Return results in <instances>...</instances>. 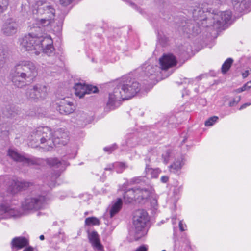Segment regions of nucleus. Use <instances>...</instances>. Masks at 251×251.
<instances>
[{"label": "nucleus", "mask_w": 251, "mask_h": 251, "mask_svg": "<svg viewBox=\"0 0 251 251\" xmlns=\"http://www.w3.org/2000/svg\"><path fill=\"white\" fill-rule=\"evenodd\" d=\"M141 89L139 82L130 76L123 77L109 95L105 110H114L120 105L121 100H127L134 97Z\"/></svg>", "instance_id": "nucleus-1"}, {"label": "nucleus", "mask_w": 251, "mask_h": 251, "mask_svg": "<svg viewBox=\"0 0 251 251\" xmlns=\"http://www.w3.org/2000/svg\"><path fill=\"white\" fill-rule=\"evenodd\" d=\"M38 75V69L35 64L29 60H21L11 71V78L13 84L22 88L26 85L27 79L33 80Z\"/></svg>", "instance_id": "nucleus-2"}, {"label": "nucleus", "mask_w": 251, "mask_h": 251, "mask_svg": "<svg viewBox=\"0 0 251 251\" xmlns=\"http://www.w3.org/2000/svg\"><path fill=\"white\" fill-rule=\"evenodd\" d=\"M28 2L38 30H40L41 27L52 24L55 16V10L51 6L43 0H28Z\"/></svg>", "instance_id": "nucleus-3"}, {"label": "nucleus", "mask_w": 251, "mask_h": 251, "mask_svg": "<svg viewBox=\"0 0 251 251\" xmlns=\"http://www.w3.org/2000/svg\"><path fill=\"white\" fill-rule=\"evenodd\" d=\"M30 143L33 147L43 145L46 150H50L54 146L53 134L48 126L39 127L33 130L29 137Z\"/></svg>", "instance_id": "nucleus-4"}, {"label": "nucleus", "mask_w": 251, "mask_h": 251, "mask_svg": "<svg viewBox=\"0 0 251 251\" xmlns=\"http://www.w3.org/2000/svg\"><path fill=\"white\" fill-rule=\"evenodd\" d=\"M42 33H30L19 40L21 49L32 51V53L38 55L43 50V41L45 36Z\"/></svg>", "instance_id": "nucleus-5"}, {"label": "nucleus", "mask_w": 251, "mask_h": 251, "mask_svg": "<svg viewBox=\"0 0 251 251\" xmlns=\"http://www.w3.org/2000/svg\"><path fill=\"white\" fill-rule=\"evenodd\" d=\"M149 221L148 213L143 209L136 210L133 218V229L134 236L136 239H139L146 233L145 226Z\"/></svg>", "instance_id": "nucleus-6"}, {"label": "nucleus", "mask_w": 251, "mask_h": 251, "mask_svg": "<svg viewBox=\"0 0 251 251\" xmlns=\"http://www.w3.org/2000/svg\"><path fill=\"white\" fill-rule=\"evenodd\" d=\"M47 201V198L44 195L33 193L24 199L22 206L25 211L37 210L42 208Z\"/></svg>", "instance_id": "nucleus-7"}, {"label": "nucleus", "mask_w": 251, "mask_h": 251, "mask_svg": "<svg viewBox=\"0 0 251 251\" xmlns=\"http://www.w3.org/2000/svg\"><path fill=\"white\" fill-rule=\"evenodd\" d=\"M157 62L150 59L142 65L140 68L141 75L147 80H155L160 73V68L157 65Z\"/></svg>", "instance_id": "nucleus-8"}, {"label": "nucleus", "mask_w": 251, "mask_h": 251, "mask_svg": "<svg viewBox=\"0 0 251 251\" xmlns=\"http://www.w3.org/2000/svg\"><path fill=\"white\" fill-rule=\"evenodd\" d=\"M53 41L50 36H45L43 41V50L42 51L52 59L48 60L50 64H54L56 62L58 56L54 52V48L52 45Z\"/></svg>", "instance_id": "nucleus-9"}, {"label": "nucleus", "mask_w": 251, "mask_h": 251, "mask_svg": "<svg viewBox=\"0 0 251 251\" xmlns=\"http://www.w3.org/2000/svg\"><path fill=\"white\" fill-rule=\"evenodd\" d=\"M47 163L51 166L54 167L56 168H59V170L57 171L55 173H52L51 175V183L49 185L50 187H53L54 186L55 180L60 175V171H63L64 169L65 166L67 165V164L66 162L64 161H60L56 158L48 159L47 160Z\"/></svg>", "instance_id": "nucleus-10"}, {"label": "nucleus", "mask_w": 251, "mask_h": 251, "mask_svg": "<svg viewBox=\"0 0 251 251\" xmlns=\"http://www.w3.org/2000/svg\"><path fill=\"white\" fill-rule=\"evenodd\" d=\"M8 155L14 160L17 162H23L28 165L37 164L39 163L40 160L35 157L27 158L19 154L14 150L10 149L8 151Z\"/></svg>", "instance_id": "nucleus-11"}, {"label": "nucleus", "mask_w": 251, "mask_h": 251, "mask_svg": "<svg viewBox=\"0 0 251 251\" xmlns=\"http://www.w3.org/2000/svg\"><path fill=\"white\" fill-rule=\"evenodd\" d=\"M74 89L75 95L79 98H82L86 94L95 93L98 91V88L96 86L81 83H76Z\"/></svg>", "instance_id": "nucleus-12"}, {"label": "nucleus", "mask_w": 251, "mask_h": 251, "mask_svg": "<svg viewBox=\"0 0 251 251\" xmlns=\"http://www.w3.org/2000/svg\"><path fill=\"white\" fill-rule=\"evenodd\" d=\"M231 18V12L230 11L220 12L213 17V26L217 29L220 28L224 24L227 23Z\"/></svg>", "instance_id": "nucleus-13"}, {"label": "nucleus", "mask_w": 251, "mask_h": 251, "mask_svg": "<svg viewBox=\"0 0 251 251\" xmlns=\"http://www.w3.org/2000/svg\"><path fill=\"white\" fill-rule=\"evenodd\" d=\"M56 103L57 110L61 114L68 115L73 113L75 110V107L73 102L69 100V98H64L58 100Z\"/></svg>", "instance_id": "nucleus-14"}, {"label": "nucleus", "mask_w": 251, "mask_h": 251, "mask_svg": "<svg viewBox=\"0 0 251 251\" xmlns=\"http://www.w3.org/2000/svg\"><path fill=\"white\" fill-rule=\"evenodd\" d=\"M53 140L54 146L61 144L65 145L67 144L69 140V133L65 129L60 128L53 133Z\"/></svg>", "instance_id": "nucleus-15"}, {"label": "nucleus", "mask_w": 251, "mask_h": 251, "mask_svg": "<svg viewBox=\"0 0 251 251\" xmlns=\"http://www.w3.org/2000/svg\"><path fill=\"white\" fill-rule=\"evenodd\" d=\"M176 63V58L173 54H165L159 59V67L160 70H165L175 66Z\"/></svg>", "instance_id": "nucleus-16"}, {"label": "nucleus", "mask_w": 251, "mask_h": 251, "mask_svg": "<svg viewBox=\"0 0 251 251\" xmlns=\"http://www.w3.org/2000/svg\"><path fill=\"white\" fill-rule=\"evenodd\" d=\"M88 239L95 251H105L103 245L101 244L99 236L97 232L93 231L88 233Z\"/></svg>", "instance_id": "nucleus-17"}, {"label": "nucleus", "mask_w": 251, "mask_h": 251, "mask_svg": "<svg viewBox=\"0 0 251 251\" xmlns=\"http://www.w3.org/2000/svg\"><path fill=\"white\" fill-rule=\"evenodd\" d=\"M29 244L28 240L25 237L19 236L14 238L11 242L12 251H17Z\"/></svg>", "instance_id": "nucleus-18"}, {"label": "nucleus", "mask_w": 251, "mask_h": 251, "mask_svg": "<svg viewBox=\"0 0 251 251\" xmlns=\"http://www.w3.org/2000/svg\"><path fill=\"white\" fill-rule=\"evenodd\" d=\"M32 185V183L25 181L12 180L9 190L12 193H16L19 191L27 188Z\"/></svg>", "instance_id": "nucleus-19"}, {"label": "nucleus", "mask_w": 251, "mask_h": 251, "mask_svg": "<svg viewBox=\"0 0 251 251\" xmlns=\"http://www.w3.org/2000/svg\"><path fill=\"white\" fill-rule=\"evenodd\" d=\"M127 186V183H124L121 187V190L125 192L124 194V200L126 203H130L133 201H137L136 195V188H132L126 190Z\"/></svg>", "instance_id": "nucleus-20"}, {"label": "nucleus", "mask_w": 251, "mask_h": 251, "mask_svg": "<svg viewBox=\"0 0 251 251\" xmlns=\"http://www.w3.org/2000/svg\"><path fill=\"white\" fill-rule=\"evenodd\" d=\"M18 25L15 22H6L2 28V32L7 36H12L18 31Z\"/></svg>", "instance_id": "nucleus-21"}, {"label": "nucleus", "mask_w": 251, "mask_h": 251, "mask_svg": "<svg viewBox=\"0 0 251 251\" xmlns=\"http://www.w3.org/2000/svg\"><path fill=\"white\" fill-rule=\"evenodd\" d=\"M151 194V190L149 189L136 188L137 198L139 202H145L150 197Z\"/></svg>", "instance_id": "nucleus-22"}, {"label": "nucleus", "mask_w": 251, "mask_h": 251, "mask_svg": "<svg viewBox=\"0 0 251 251\" xmlns=\"http://www.w3.org/2000/svg\"><path fill=\"white\" fill-rule=\"evenodd\" d=\"M35 87L38 101L44 100L48 95V87L41 84H36L35 85Z\"/></svg>", "instance_id": "nucleus-23"}, {"label": "nucleus", "mask_w": 251, "mask_h": 251, "mask_svg": "<svg viewBox=\"0 0 251 251\" xmlns=\"http://www.w3.org/2000/svg\"><path fill=\"white\" fill-rule=\"evenodd\" d=\"M251 0H232V4L235 9L242 12L249 7Z\"/></svg>", "instance_id": "nucleus-24"}, {"label": "nucleus", "mask_w": 251, "mask_h": 251, "mask_svg": "<svg viewBox=\"0 0 251 251\" xmlns=\"http://www.w3.org/2000/svg\"><path fill=\"white\" fill-rule=\"evenodd\" d=\"M191 11L195 20H205L204 10L199 6L196 5L191 9Z\"/></svg>", "instance_id": "nucleus-25"}, {"label": "nucleus", "mask_w": 251, "mask_h": 251, "mask_svg": "<svg viewBox=\"0 0 251 251\" xmlns=\"http://www.w3.org/2000/svg\"><path fill=\"white\" fill-rule=\"evenodd\" d=\"M36 92L35 85L30 86L26 90L25 93L26 97L30 100L37 102L38 100Z\"/></svg>", "instance_id": "nucleus-26"}, {"label": "nucleus", "mask_w": 251, "mask_h": 251, "mask_svg": "<svg viewBox=\"0 0 251 251\" xmlns=\"http://www.w3.org/2000/svg\"><path fill=\"white\" fill-rule=\"evenodd\" d=\"M184 164L183 159L181 157L170 166V171L175 173H176L181 169Z\"/></svg>", "instance_id": "nucleus-27"}, {"label": "nucleus", "mask_w": 251, "mask_h": 251, "mask_svg": "<svg viewBox=\"0 0 251 251\" xmlns=\"http://www.w3.org/2000/svg\"><path fill=\"white\" fill-rule=\"evenodd\" d=\"M145 172L148 177L157 178L160 173L161 171L159 168L153 169L150 168L149 166L147 164Z\"/></svg>", "instance_id": "nucleus-28"}, {"label": "nucleus", "mask_w": 251, "mask_h": 251, "mask_svg": "<svg viewBox=\"0 0 251 251\" xmlns=\"http://www.w3.org/2000/svg\"><path fill=\"white\" fill-rule=\"evenodd\" d=\"M122 201L121 198H118L117 201L113 204L110 210V216L112 218L121 209Z\"/></svg>", "instance_id": "nucleus-29"}, {"label": "nucleus", "mask_w": 251, "mask_h": 251, "mask_svg": "<svg viewBox=\"0 0 251 251\" xmlns=\"http://www.w3.org/2000/svg\"><path fill=\"white\" fill-rule=\"evenodd\" d=\"M233 62V60L231 58H229L225 61L222 66V72L223 74L226 73L230 69Z\"/></svg>", "instance_id": "nucleus-30"}, {"label": "nucleus", "mask_w": 251, "mask_h": 251, "mask_svg": "<svg viewBox=\"0 0 251 251\" xmlns=\"http://www.w3.org/2000/svg\"><path fill=\"white\" fill-rule=\"evenodd\" d=\"M85 224L88 226L99 225L100 223L99 220L94 217H88L85 219Z\"/></svg>", "instance_id": "nucleus-31"}, {"label": "nucleus", "mask_w": 251, "mask_h": 251, "mask_svg": "<svg viewBox=\"0 0 251 251\" xmlns=\"http://www.w3.org/2000/svg\"><path fill=\"white\" fill-rule=\"evenodd\" d=\"M8 5V0H0V14L3 13Z\"/></svg>", "instance_id": "nucleus-32"}, {"label": "nucleus", "mask_w": 251, "mask_h": 251, "mask_svg": "<svg viewBox=\"0 0 251 251\" xmlns=\"http://www.w3.org/2000/svg\"><path fill=\"white\" fill-rule=\"evenodd\" d=\"M218 118L217 116H213L209 118L205 122V125L207 126H212L218 120Z\"/></svg>", "instance_id": "nucleus-33"}, {"label": "nucleus", "mask_w": 251, "mask_h": 251, "mask_svg": "<svg viewBox=\"0 0 251 251\" xmlns=\"http://www.w3.org/2000/svg\"><path fill=\"white\" fill-rule=\"evenodd\" d=\"M241 100V97L238 96L233 99L229 103V106L232 107L237 105Z\"/></svg>", "instance_id": "nucleus-34"}, {"label": "nucleus", "mask_w": 251, "mask_h": 251, "mask_svg": "<svg viewBox=\"0 0 251 251\" xmlns=\"http://www.w3.org/2000/svg\"><path fill=\"white\" fill-rule=\"evenodd\" d=\"M58 237V241H62L64 238V233H62L60 231L58 232L57 235H55L54 236L52 239V242H54L55 238Z\"/></svg>", "instance_id": "nucleus-35"}, {"label": "nucleus", "mask_w": 251, "mask_h": 251, "mask_svg": "<svg viewBox=\"0 0 251 251\" xmlns=\"http://www.w3.org/2000/svg\"><path fill=\"white\" fill-rule=\"evenodd\" d=\"M116 149L115 145H112L104 148V151L108 153H111Z\"/></svg>", "instance_id": "nucleus-36"}, {"label": "nucleus", "mask_w": 251, "mask_h": 251, "mask_svg": "<svg viewBox=\"0 0 251 251\" xmlns=\"http://www.w3.org/2000/svg\"><path fill=\"white\" fill-rule=\"evenodd\" d=\"M170 156V151H167L165 153L162 154V157L164 158V162L165 163H168L169 161V157Z\"/></svg>", "instance_id": "nucleus-37"}, {"label": "nucleus", "mask_w": 251, "mask_h": 251, "mask_svg": "<svg viewBox=\"0 0 251 251\" xmlns=\"http://www.w3.org/2000/svg\"><path fill=\"white\" fill-rule=\"evenodd\" d=\"M6 54L4 51L0 49V62L3 61L6 57Z\"/></svg>", "instance_id": "nucleus-38"}, {"label": "nucleus", "mask_w": 251, "mask_h": 251, "mask_svg": "<svg viewBox=\"0 0 251 251\" xmlns=\"http://www.w3.org/2000/svg\"><path fill=\"white\" fill-rule=\"evenodd\" d=\"M60 4L63 6H66L69 5L73 0H59Z\"/></svg>", "instance_id": "nucleus-39"}, {"label": "nucleus", "mask_w": 251, "mask_h": 251, "mask_svg": "<svg viewBox=\"0 0 251 251\" xmlns=\"http://www.w3.org/2000/svg\"><path fill=\"white\" fill-rule=\"evenodd\" d=\"M243 86L245 89V91H248L250 90L251 89V80L247 82Z\"/></svg>", "instance_id": "nucleus-40"}, {"label": "nucleus", "mask_w": 251, "mask_h": 251, "mask_svg": "<svg viewBox=\"0 0 251 251\" xmlns=\"http://www.w3.org/2000/svg\"><path fill=\"white\" fill-rule=\"evenodd\" d=\"M147 247L145 245L141 246L137 248L135 251H147Z\"/></svg>", "instance_id": "nucleus-41"}, {"label": "nucleus", "mask_w": 251, "mask_h": 251, "mask_svg": "<svg viewBox=\"0 0 251 251\" xmlns=\"http://www.w3.org/2000/svg\"><path fill=\"white\" fill-rule=\"evenodd\" d=\"M186 226V225H183L182 222L181 221L179 223V227L181 231L185 230V227Z\"/></svg>", "instance_id": "nucleus-42"}, {"label": "nucleus", "mask_w": 251, "mask_h": 251, "mask_svg": "<svg viewBox=\"0 0 251 251\" xmlns=\"http://www.w3.org/2000/svg\"><path fill=\"white\" fill-rule=\"evenodd\" d=\"M245 91V89L244 86H243V87L235 90L234 91V92L235 93H241Z\"/></svg>", "instance_id": "nucleus-43"}, {"label": "nucleus", "mask_w": 251, "mask_h": 251, "mask_svg": "<svg viewBox=\"0 0 251 251\" xmlns=\"http://www.w3.org/2000/svg\"><path fill=\"white\" fill-rule=\"evenodd\" d=\"M168 177L166 176H163L161 177V181L163 183H166L168 180Z\"/></svg>", "instance_id": "nucleus-44"}, {"label": "nucleus", "mask_w": 251, "mask_h": 251, "mask_svg": "<svg viewBox=\"0 0 251 251\" xmlns=\"http://www.w3.org/2000/svg\"><path fill=\"white\" fill-rule=\"evenodd\" d=\"M251 102H247L246 103H244L242 105H241L239 108V110H242L244 108H245L246 107L251 105Z\"/></svg>", "instance_id": "nucleus-45"}, {"label": "nucleus", "mask_w": 251, "mask_h": 251, "mask_svg": "<svg viewBox=\"0 0 251 251\" xmlns=\"http://www.w3.org/2000/svg\"><path fill=\"white\" fill-rule=\"evenodd\" d=\"M116 165L119 166L122 169H124L126 168L125 164L123 163H118Z\"/></svg>", "instance_id": "nucleus-46"}, {"label": "nucleus", "mask_w": 251, "mask_h": 251, "mask_svg": "<svg viewBox=\"0 0 251 251\" xmlns=\"http://www.w3.org/2000/svg\"><path fill=\"white\" fill-rule=\"evenodd\" d=\"M249 75V71L248 70H246L242 73V76L243 78H246Z\"/></svg>", "instance_id": "nucleus-47"}, {"label": "nucleus", "mask_w": 251, "mask_h": 251, "mask_svg": "<svg viewBox=\"0 0 251 251\" xmlns=\"http://www.w3.org/2000/svg\"><path fill=\"white\" fill-rule=\"evenodd\" d=\"M6 177V176H0V184H1L2 182V183L4 182V180H5Z\"/></svg>", "instance_id": "nucleus-48"}, {"label": "nucleus", "mask_w": 251, "mask_h": 251, "mask_svg": "<svg viewBox=\"0 0 251 251\" xmlns=\"http://www.w3.org/2000/svg\"><path fill=\"white\" fill-rule=\"evenodd\" d=\"M130 182L132 183H138V178H132Z\"/></svg>", "instance_id": "nucleus-49"}, {"label": "nucleus", "mask_w": 251, "mask_h": 251, "mask_svg": "<svg viewBox=\"0 0 251 251\" xmlns=\"http://www.w3.org/2000/svg\"><path fill=\"white\" fill-rule=\"evenodd\" d=\"M23 251H33V248L32 247H28L25 249Z\"/></svg>", "instance_id": "nucleus-50"}, {"label": "nucleus", "mask_w": 251, "mask_h": 251, "mask_svg": "<svg viewBox=\"0 0 251 251\" xmlns=\"http://www.w3.org/2000/svg\"><path fill=\"white\" fill-rule=\"evenodd\" d=\"M223 0H215V3L216 4H220Z\"/></svg>", "instance_id": "nucleus-51"}, {"label": "nucleus", "mask_w": 251, "mask_h": 251, "mask_svg": "<svg viewBox=\"0 0 251 251\" xmlns=\"http://www.w3.org/2000/svg\"><path fill=\"white\" fill-rule=\"evenodd\" d=\"M40 239L41 240H43L44 239V236L43 235H41L40 236Z\"/></svg>", "instance_id": "nucleus-52"}, {"label": "nucleus", "mask_w": 251, "mask_h": 251, "mask_svg": "<svg viewBox=\"0 0 251 251\" xmlns=\"http://www.w3.org/2000/svg\"><path fill=\"white\" fill-rule=\"evenodd\" d=\"M112 167H107V168H105V170H111L112 169Z\"/></svg>", "instance_id": "nucleus-53"}, {"label": "nucleus", "mask_w": 251, "mask_h": 251, "mask_svg": "<svg viewBox=\"0 0 251 251\" xmlns=\"http://www.w3.org/2000/svg\"><path fill=\"white\" fill-rule=\"evenodd\" d=\"M3 201L2 197V196H0V201Z\"/></svg>", "instance_id": "nucleus-54"}, {"label": "nucleus", "mask_w": 251, "mask_h": 251, "mask_svg": "<svg viewBox=\"0 0 251 251\" xmlns=\"http://www.w3.org/2000/svg\"><path fill=\"white\" fill-rule=\"evenodd\" d=\"M156 202H157L156 201L154 200V203H154V204H156Z\"/></svg>", "instance_id": "nucleus-55"}, {"label": "nucleus", "mask_w": 251, "mask_h": 251, "mask_svg": "<svg viewBox=\"0 0 251 251\" xmlns=\"http://www.w3.org/2000/svg\"><path fill=\"white\" fill-rule=\"evenodd\" d=\"M122 172V171H117V172Z\"/></svg>", "instance_id": "nucleus-56"}, {"label": "nucleus", "mask_w": 251, "mask_h": 251, "mask_svg": "<svg viewBox=\"0 0 251 251\" xmlns=\"http://www.w3.org/2000/svg\"><path fill=\"white\" fill-rule=\"evenodd\" d=\"M162 251H166V250H162Z\"/></svg>", "instance_id": "nucleus-57"}]
</instances>
